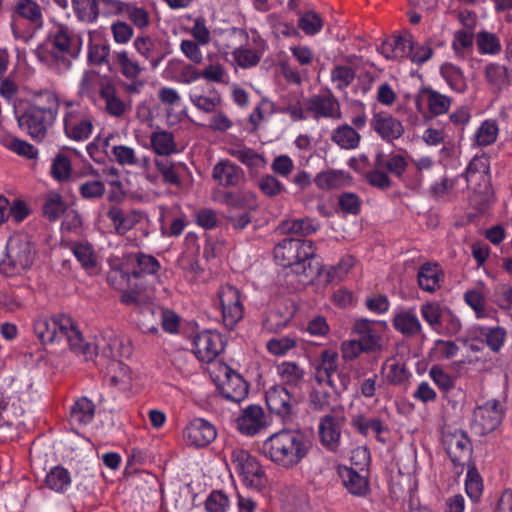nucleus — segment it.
Masks as SVG:
<instances>
[{"label": "nucleus", "mask_w": 512, "mask_h": 512, "mask_svg": "<svg viewBox=\"0 0 512 512\" xmlns=\"http://www.w3.org/2000/svg\"><path fill=\"white\" fill-rule=\"evenodd\" d=\"M58 110V98L55 94L46 91L16 109L15 116L19 128L33 140L41 142L54 125Z\"/></svg>", "instance_id": "nucleus-1"}, {"label": "nucleus", "mask_w": 512, "mask_h": 512, "mask_svg": "<svg viewBox=\"0 0 512 512\" xmlns=\"http://www.w3.org/2000/svg\"><path fill=\"white\" fill-rule=\"evenodd\" d=\"M311 442L308 436L297 429H283L268 437L260 453L279 467L291 469L308 454Z\"/></svg>", "instance_id": "nucleus-2"}, {"label": "nucleus", "mask_w": 512, "mask_h": 512, "mask_svg": "<svg viewBox=\"0 0 512 512\" xmlns=\"http://www.w3.org/2000/svg\"><path fill=\"white\" fill-rule=\"evenodd\" d=\"M33 328L43 344L57 342L64 338L72 351L84 355L87 360L93 359L96 355V346L84 342L80 330L70 316L62 314L52 318L40 317L35 320Z\"/></svg>", "instance_id": "nucleus-3"}, {"label": "nucleus", "mask_w": 512, "mask_h": 512, "mask_svg": "<svg viewBox=\"0 0 512 512\" xmlns=\"http://www.w3.org/2000/svg\"><path fill=\"white\" fill-rule=\"evenodd\" d=\"M51 48L47 51H38L41 61L55 66L59 71L68 70L80 51L78 39L70 35L66 27L61 26L50 40Z\"/></svg>", "instance_id": "nucleus-4"}, {"label": "nucleus", "mask_w": 512, "mask_h": 512, "mask_svg": "<svg viewBox=\"0 0 512 512\" xmlns=\"http://www.w3.org/2000/svg\"><path fill=\"white\" fill-rule=\"evenodd\" d=\"M231 465L250 490L262 492L267 484V476L259 461L248 451L236 448L230 456Z\"/></svg>", "instance_id": "nucleus-5"}, {"label": "nucleus", "mask_w": 512, "mask_h": 512, "mask_svg": "<svg viewBox=\"0 0 512 512\" xmlns=\"http://www.w3.org/2000/svg\"><path fill=\"white\" fill-rule=\"evenodd\" d=\"M63 105L66 109L63 118L65 135L76 142L86 141L94 129L93 117L78 101L64 100Z\"/></svg>", "instance_id": "nucleus-6"}, {"label": "nucleus", "mask_w": 512, "mask_h": 512, "mask_svg": "<svg viewBox=\"0 0 512 512\" xmlns=\"http://www.w3.org/2000/svg\"><path fill=\"white\" fill-rule=\"evenodd\" d=\"M34 260V252L26 239L12 238L7 243V255L0 263V270L7 276L20 274L30 268Z\"/></svg>", "instance_id": "nucleus-7"}, {"label": "nucleus", "mask_w": 512, "mask_h": 512, "mask_svg": "<svg viewBox=\"0 0 512 512\" xmlns=\"http://www.w3.org/2000/svg\"><path fill=\"white\" fill-rule=\"evenodd\" d=\"M265 400L269 411L283 419L290 421L296 414L298 400L283 385L270 387L265 394Z\"/></svg>", "instance_id": "nucleus-8"}, {"label": "nucleus", "mask_w": 512, "mask_h": 512, "mask_svg": "<svg viewBox=\"0 0 512 512\" xmlns=\"http://www.w3.org/2000/svg\"><path fill=\"white\" fill-rule=\"evenodd\" d=\"M503 411L500 402L489 400L475 408L471 428L479 436H484L494 431L501 423Z\"/></svg>", "instance_id": "nucleus-9"}, {"label": "nucleus", "mask_w": 512, "mask_h": 512, "mask_svg": "<svg viewBox=\"0 0 512 512\" xmlns=\"http://www.w3.org/2000/svg\"><path fill=\"white\" fill-rule=\"evenodd\" d=\"M218 297L222 310L223 323L226 328L231 330L244 316L240 292L234 286L226 284L219 289Z\"/></svg>", "instance_id": "nucleus-10"}, {"label": "nucleus", "mask_w": 512, "mask_h": 512, "mask_svg": "<svg viewBox=\"0 0 512 512\" xmlns=\"http://www.w3.org/2000/svg\"><path fill=\"white\" fill-rule=\"evenodd\" d=\"M442 443L454 465L463 467L466 463H470L472 444L466 432L463 430L444 432Z\"/></svg>", "instance_id": "nucleus-11"}, {"label": "nucleus", "mask_w": 512, "mask_h": 512, "mask_svg": "<svg viewBox=\"0 0 512 512\" xmlns=\"http://www.w3.org/2000/svg\"><path fill=\"white\" fill-rule=\"evenodd\" d=\"M304 107L305 112L315 120L320 118L340 119L342 116L339 100L331 90H327L325 94L308 97L304 101Z\"/></svg>", "instance_id": "nucleus-12"}, {"label": "nucleus", "mask_w": 512, "mask_h": 512, "mask_svg": "<svg viewBox=\"0 0 512 512\" xmlns=\"http://www.w3.org/2000/svg\"><path fill=\"white\" fill-rule=\"evenodd\" d=\"M193 347L200 361L211 362L224 350V343L219 333L206 330L193 338Z\"/></svg>", "instance_id": "nucleus-13"}, {"label": "nucleus", "mask_w": 512, "mask_h": 512, "mask_svg": "<svg viewBox=\"0 0 512 512\" xmlns=\"http://www.w3.org/2000/svg\"><path fill=\"white\" fill-rule=\"evenodd\" d=\"M370 125L373 131L387 143L400 139L405 132L402 122L386 111L374 113Z\"/></svg>", "instance_id": "nucleus-14"}, {"label": "nucleus", "mask_w": 512, "mask_h": 512, "mask_svg": "<svg viewBox=\"0 0 512 512\" xmlns=\"http://www.w3.org/2000/svg\"><path fill=\"white\" fill-rule=\"evenodd\" d=\"M119 346L121 351L118 355L111 354L113 359H110L107 365V375L109 376V381L112 386H122V388H126L130 384V369L129 367L121 361L115 359L116 356L120 357H129L131 354V348L128 345H125L124 341L121 339H114L112 344L109 346Z\"/></svg>", "instance_id": "nucleus-15"}, {"label": "nucleus", "mask_w": 512, "mask_h": 512, "mask_svg": "<svg viewBox=\"0 0 512 512\" xmlns=\"http://www.w3.org/2000/svg\"><path fill=\"white\" fill-rule=\"evenodd\" d=\"M376 321L367 318H359L354 321L353 332L356 339L363 346L367 354L378 353L383 349V338L376 330Z\"/></svg>", "instance_id": "nucleus-16"}, {"label": "nucleus", "mask_w": 512, "mask_h": 512, "mask_svg": "<svg viewBox=\"0 0 512 512\" xmlns=\"http://www.w3.org/2000/svg\"><path fill=\"white\" fill-rule=\"evenodd\" d=\"M344 423L345 417L340 414H327L320 419L319 437L325 448L332 452L338 450Z\"/></svg>", "instance_id": "nucleus-17"}, {"label": "nucleus", "mask_w": 512, "mask_h": 512, "mask_svg": "<svg viewBox=\"0 0 512 512\" xmlns=\"http://www.w3.org/2000/svg\"><path fill=\"white\" fill-rule=\"evenodd\" d=\"M217 435L215 427L205 419L195 418L188 423L184 430V437L188 444L196 447H205L215 440Z\"/></svg>", "instance_id": "nucleus-18"}, {"label": "nucleus", "mask_w": 512, "mask_h": 512, "mask_svg": "<svg viewBox=\"0 0 512 512\" xmlns=\"http://www.w3.org/2000/svg\"><path fill=\"white\" fill-rule=\"evenodd\" d=\"M266 417L260 405H248L236 420L237 429L244 435L253 436L265 427Z\"/></svg>", "instance_id": "nucleus-19"}, {"label": "nucleus", "mask_w": 512, "mask_h": 512, "mask_svg": "<svg viewBox=\"0 0 512 512\" xmlns=\"http://www.w3.org/2000/svg\"><path fill=\"white\" fill-rule=\"evenodd\" d=\"M225 376L226 379L220 386L221 394L228 400L240 402L247 396L249 384L240 374L227 366L225 367Z\"/></svg>", "instance_id": "nucleus-20"}, {"label": "nucleus", "mask_w": 512, "mask_h": 512, "mask_svg": "<svg viewBox=\"0 0 512 512\" xmlns=\"http://www.w3.org/2000/svg\"><path fill=\"white\" fill-rule=\"evenodd\" d=\"M212 177L223 187H235L245 181V174L241 167L230 160L217 163L212 172Z\"/></svg>", "instance_id": "nucleus-21"}, {"label": "nucleus", "mask_w": 512, "mask_h": 512, "mask_svg": "<svg viewBox=\"0 0 512 512\" xmlns=\"http://www.w3.org/2000/svg\"><path fill=\"white\" fill-rule=\"evenodd\" d=\"M417 280L422 290L432 293L440 288L444 272L438 263L426 262L419 267Z\"/></svg>", "instance_id": "nucleus-22"}, {"label": "nucleus", "mask_w": 512, "mask_h": 512, "mask_svg": "<svg viewBox=\"0 0 512 512\" xmlns=\"http://www.w3.org/2000/svg\"><path fill=\"white\" fill-rule=\"evenodd\" d=\"M392 325L396 331L407 338L415 337L423 330L422 324L412 308L397 312L392 319Z\"/></svg>", "instance_id": "nucleus-23"}, {"label": "nucleus", "mask_w": 512, "mask_h": 512, "mask_svg": "<svg viewBox=\"0 0 512 512\" xmlns=\"http://www.w3.org/2000/svg\"><path fill=\"white\" fill-rule=\"evenodd\" d=\"M338 354L331 350H323L319 356V363L315 366V380L319 385L331 383V378L337 371Z\"/></svg>", "instance_id": "nucleus-24"}, {"label": "nucleus", "mask_w": 512, "mask_h": 512, "mask_svg": "<svg viewBox=\"0 0 512 512\" xmlns=\"http://www.w3.org/2000/svg\"><path fill=\"white\" fill-rule=\"evenodd\" d=\"M489 89L494 94H500L510 85L509 72L506 66L499 63H489L484 70Z\"/></svg>", "instance_id": "nucleus-25"}, {"label": "nucleus", "mask_w": 512, "mask_h": 512, "mask_svg": "<svg viewBox=\"0 0 512 512\" xmlns=\"http://www.w3.org/2000/svg\"><path fill=\"white\" fill-rule=\"evenodd\" d=\"M99 96L105 102L106 111L111 116L122 117L130 109L117 95L116 88L111 83H106L101 86Z\"/></svg>", "instance_id": "nucleus-26"}, {"label": "nucleus", "mask_w": 512, "mask_h": 512, "mask_svg": "<svg viewBox=\"0 0 512 512\" xmlns=\"http://www.w3.org/2000/svg\"><path fill=\"white\" fill-rule=\"evenodd\" d=\"M331 140L341 149L354 150L360 145L361 135L351 125L342 124L332 131Z\"/></svg>", "instance_id": "nucleus-27"}, {"label": "nucleus", "mask_w": 512, "mask_h": 512, "mask_svg": "<svg viewBox=\"0 0 512 512\" xmlns=\"http://www.w3.org/2000/svg\"><path fill=\"white\" fill-rule=\"evenodd\" d=\"M440 74L451 90L461 94L468 90L467 79L459 66L445 62L440 67Z\"/></svg>", "instance_id": "nucleus-28"}, {"label": "nucleus", "mask_w": 512, "mask_h": 512, "mask_svg": "<svg viewBox=\"0 0 512 512\" xmlns=\"http://www.w3.org/2000/svg\"><path fill=\"white\" fill-rule=\"evenodd\" d=\"M13 17L29 21L34 28H41L43 25L41 7L33 0H18L13 10Z\"/></svg>", "instance_id": "nucleus-29"}, {"label": "nucleus", "mask_w": 512, "mask_h": 512, "mask_svg": "<svg viewBox=\"0 0 512 512\" xmlns=\"http://www.w3.org/2000/svg\"><path fill=\"white\" fill-rule=\"evenodd\" d=\"M374 166L383 167L387 172L401 179L406 172L408 162L404 156L391 153L386 156L382 151L377 152Z\"/></svg>", "instance_id": "nucleus-30"}, {"label": "nucleus", "mask_w": 512, "mask_h": 512, "mask_svg": "<svg viewBox=\"0 0 512 512\" xmlns=\"http://www.w3.org/2000/svg\"><path fill=\"white\" fill-rule=\"evenodd\" d=\"M340 477L347 490L356 496H364L369 490V482L353 468L345 467L340 471Z\"/></svg>", "instance_id": "nucleus-31"}, {"label": "nucleus", "mask_w": 512, "mask_h": 512, "mask_svg": "<svg viewBox=\"0 0 512 512\" xmlns=\"http://www.w3.org/2000/svg\"><path fill=\"white\" fill-rule=\"evenodd\" d=\"M297 238H284L274 248L276 262L283 266L293 268L295 265V252L299 249Z\"/></svg>", "instance_id": "nucleus-32"}, {"label": "nucleus", "mask_w": 512, "mask_h": 512, "mask_svg": "<svg viewBox=\"0 0 512 512\" xmlns=\"http://www.w3.org/2000/svg\"><path fill=\"white\" fill-rule=\"evenodd\" d=\"M421 94L426 97L428 110L434 116L445 114L451 106L452 100L450 97L441 94L431 87H423Z\"/></svg>", "instance_id": "nucleus-33"}, {"label": "nucleus", "mask_w": 512, "mask_h": 512, "mask_svg": "<svg viewBox=\"0 0 512 512\" xmlns=\"http://www.w3.org/2000/svg\"><path fill=\"white\" fill-rule=\"evenodd\" d=\"M151 147L158 155L168 156L177 152L174 135L171 132L154 131L150 136Z\"/></svg>", "instance_id": "nucleus-34"}, {"label": "nucleus", "mask_w": 512, "mask_h": 512, "mask_svg": "<svg viewBox=\"0 0 512 512\" xmlns=\"http://www.w3.org/2000/svg\"><path fill=\"white\" fill-rule=\"evenodd\" d=\"M160 268L161 265L154 256L138 252L135 254V264L131 269V275L134 278L155 275Z\"/></svg>", "instance_id": "nucleus-35"}, {"label": "nucleus", "mask_w": 512, "mask_h": 512, "mask_svg": "<svg viewBox=\"0 0 512 512\" xmlns=\"http://www.w3.org/2000/svg\"><path fill=\"white\" fill-rule=\"evenodd\" d=\"M76 18L81 22L94 23L100 14L97 0H71Z\"/></svg>", "instance_id": "nucleus-36"}, {"label": "nucleus", "mask_w": 512, "mask_h": 512, "mask_svg": "<svg viewBox=\"0 0 512 512\" xmlns=\"http://www.w3.org/2000/svg\"><path fill=\"white\" fill-rule=\"evenodd\" d=\"M116 64L119 67L120 73L126 79H136L139 78L141 73L144 71V68L140 66V64L131 59L128 52L125 50L114 52Z\"/></svg>", "instance_id": "nucleus-37"}, {"label": "nucleus", "mask_w": 512, "mask_h": 512, "mask_svg": "<svg viewBox=\"0 0 512 512\" xmlns=\"http://www.w3.org/2000/svg\"><path fill=\"white\" fill-rule=\"evenodd\" d=\"M319 227L320 225L318 222L309 218L286 221L281 225L284 233L302 237L315 233Z\"/></svg>", "instance_id": "nucleus-38"}, {"label": "nucleus", "mask_w": 512, "mask_h": 512, "mask_svg": "<svg viewBox=\"0 0 512 512\" xmlns=\"http://www.w3.org/2000/svg\"><path fill=\"white\" fill-rule=\"evenodd\" d=\"M71 483L70 473L62 466L53 467L46 475L45 484L51 490L63 493Z\"/></svg>", "instance_id": "nucleus-39"}, {"label": "nucleus", "mask_w": 512, "mask_h": 512, "mask_svg": "<svg viewBox=\"0 0 512 512\" xmlns=\"http://www.w3.org/2000/svg\"><path fill=\"white\" fill-rule=\"evenodd\" d=\"M110 44L104 39H95L89 42L88 61L95 66L109 64Z\"/></svg>", "instance_id": "nucleus-40"}, {"label": "nucleus", "mask_w": 512, "mask_h": 512, "mask_svg": "<svg viewBox=\"0 0 512 512\" xmlns=\"http://www.w3.org/2000/svg\"><path fill=\"white\" fill-rule=\"evenodd\" d=\"M70 415L74 421L80 424H88L94 418L95 405L88 398L82 397L71 407Z\"/></svg>", "instance_id": "nucleus-41"}, {"label": "nucleus", "mask_w": 512, "mask_h": 512, "mask_svg": "<svg viewBox=\"0 0 512 512\" xmlns=\"http://www.w3.org/2000/svg\"><path fill=\"white\" fill-rule=\"evenodd\" d=\"M278 372L286 385L298 387L304 381V370L295 362H283L278 366Z\"/></svg>", "instance_id": "nucleus-42"}, {"label": "nucleus", "mask_w": 512, "mask_h": 512, "mask_svg": "<svg viewBox=\"0 0 512 512\" xmlns=\"http://www.w3.org/2000/svg\"><path fill=\"white\" fill-rule=\"evenodd\" d=\"M107 217L112 221L114 228L119 235H124L137 223L134 217L126 215L124 211L117 206H112L108 210Z\"/></svg>", "instance_id": "nucleus-43"}, {"label": "nucleus", "mask_w": 512, "mask_h": 512, "mask_svg": "<svg viewBox=\"0 0 512 512\" xmlns=\"http://www.w3.org/2000/svg\"><path fill=\"white\" fill-rule=\"evenodd\" d=\"M322 267L318 262L312 263V260L297 262L293 265L291 273L299 277V283L305 285L311 283L316 277L321 274Z\"/></svg>", "instance_id": "nucleus-44"}, {"label": "nucleus", "mask_w": 512, "mask_h": 512, "mask_svg": "<svg viewBox=\"0 0 512 512\" xmlns=\"http://www.w3.org/2000/svg\"><path fill=\"white\" fill-rule=\"evenodd\" d=\"M445 308L446 306H441L437 302H426L420 307L422 318L435 332L441 328V318Z\"/></svg>", "instance_id": "nucleus-45"}, {"label": "nucleus", "mask_w": 512, "mask_h": 512, "mask_svg": "<svg viewBox=\"0 0 512 512\" xmlns=\"http://www.w3.org/2000/svg\"><path fill=\"white\" fill-rule=\"evenodd\" d=\"M356 77V67L348 65H335L331 70V81L336 89L342 91L348 88Z\"/></svg>", "instance_id": "nucleus-46"}, {"label": "nucleus", "mask_w": 512, "mask_h": 512, "mask_svg": "<svg viewBox=\"0 0 512 512\" xmlns=\"http://www.w3.org/2000/svg\"><path fill=\"white\" fill-rule=\"evenodd\" d=\"M388 369L386 378L387 381L392 385H403L411 376V373L407 370L405 364L396 362L395 359L389 358L382 369Z\"/></svg>", "instance_id": "nucleus-47"}, {"label": "nucleus", "mask_w": 512, "mask_h": 512, "mask_svg": "<svg viewBox=\"0 0 512 512\" xmlns=\"http://www.w3.org/2000/svg\"><path fill=\"white\" fill-rule=\"evenodd\" d=\"M43 215L49 221H56L59 219L66 210V204L64 203L62 196L58 193H50L45 199L42 207Z\"/></svg>", "instance_id": "nucleus-48"}, {"label": "nucleus", "mask_w": 512, "mask_h": 512, "mask_svg": "<svg viewBox=\"0 0 512 512\" xmlns=\"http://www.w3.org/2000/svg\"><path fill=\"white\" fill-rule=\"evenodd\" d=\"M465 488L471 500L478 501L480 499L483 492V482L474 463L468 465Z\"/></svg>", "instance_id": "nucleus-49"}, {"label": "nucleus", "mask_w": 512, "mask_h": 512, "mask_svg": "<svg viewBox=\"0 0 512 512\" xmlns=\"http://www.w3.org/2000/svg\"><path fill=\"white\" fill-rule=\"evenodd\" d=\"M476 44L481 54L495 55L501 51L498 36L488 31H481L476 35Z\"/></svg>", "instance_id": "nucleus-50"}, {"label": "nucleus", "mask_w": 512, "mask_h": 512, "mask_svg": "<svg viewBox=\"0 0 512 512\" xmlns=\"http://www.w3.org/2000/svg\"><path fill=\"white\" fill-rule=\"evenodd\" d=\"M474 34L471 29H460L454 33L452 48L457 56L463 57L473 47Z\"/></svg>", "instance_id": "nucleus-51"}, {"label": "nucleus", "mask_w": 512, "mask_h": 512, "mask_svg": "<svg viewBox=\"0 0 512 512\" xmlns=\"http://www.w3.org/2000/svg\"><path fill=\"white\" fill-rule=\"evenodd\" d=\"M72 164L68 156L57 154L52 161L51 175L58 182L67 181L71 175Z\"/></svg>", "instance_id": "nucleus-52"}, {"label": "nucleus", "mask_w": 512, "mask_h": 512, "mask_svg": "<svg viewBox=\"0 0 512 512\" xmlns=\"http://www.w3.org/2000/svg\"><path fill=\"white\" fill-rule=\"evenodd\" d=\"M134 48L136 51L142 55L145 59L149 60L151 63V66L153 68H156L159 63L162 61L164 56L160 57H154L153 56V49H154V42L149 36H138L135 38L133 42Z\"/></svg>", "instance_id": "nucleus-53"}, {"label": "nucleus", "mask_w": 512, "mask_h": 512, "mask_svg": "<svg viewBox=\"0 0 512 512\" xmlns=\"http://www.w3.org/2000/svg\"><path fill=\"white\" fill-rule=\"evenodd\" d=\"M189 98L197 109L205 113L214 112L215 108L222 102L221 96L216 90L211 91L210 96L190 94Z\"/></svg>", "instance_id": "nucleus-54"}, {"label": "nucleus", "mask_w": 512, "mask_h": 512, "mask_svg": "<svg viewBox=\"0 0 512 512\" xmlns=\"http://www.w3.org/2000/svg\"><path fill=\"white\" fill-rule=\"evenodd\" d=\"M308 406L311 410L324 412L330 409L331 394L323 388L311 390L308 396Z\"/></svg>", "instance_id": "nucleus-55"}, {"label": "nucleus", "mask_w": 512, "mask_h": 512, "mask_svg": "<svg viewBox=\"0 0 512 512\" xmlns=\"http://www.w3.org/2000/svg\"><path fill=\"white\" fill-rule=\"evenodd\" d=\"M345 179V173L340 170H329L319 173L315 179V184L321 189H332L339 187Z\"/></svg>", "instance_id": "nucleus-56"}, {"label": "nucleus", "mask_w": 512, "mask_h": 512, "mask_svg": "<svg viewBox=\"0 0 512 512\" xmlns=\"http://www.w3.org/2000/svg\"><path fill=\"white\" fill-rule=\"evenodd\" d=\"M462 328V324L458 316L448 307L445 308L441 318V328L436 333L447 336L456 335Z\"/></svg>", "instance_id": "nucleus-57"}, {"label": "nucleus", "mask_w": 512, "mask_h": 512, "mask_svg": "<svg viewBox=\"0 0 512 512\" xmlns=\"http://www.w3.org/2000/svg\"><path fill=\"white\" fill-rule=\"evenodd\" d=\"M298 26L306 35H315L323 28V19L315 11H308L299 18Z\"/></svg>", "instance_id": "nucleus-58"}, {"label": "nucleus", "mask_w": 512, "mask_h": 512, "mask_svg": "<svg viewBox=\"0 0 512 512\" xmlns=\"http://www.w3.org/2000/svg\"><path fill=\"white\" fill-rule=\"evenodd\" d=\"M232 56L236 63L244 69L258 65L261 55L250 48L239 47L232 52Z\"/></svg>", "instance_id": "nucleus-59"}, {"label": "nucleus", "mask_w": 512, "mask_h": 512, "mask_svg": "<svg viewBox=\"0 0 512 512\" xmlns=\"http://www.w3.org/2000/svg\"><path fill=\"white\" fill-rule=\"evenodd\" d=\"M156 168L161 174L164 183L179 186L181 184L180 177L176 170L177 165L168 159H157L155 161Z\"/></svg>", "instance_id": "nucleus-60"}, {"label": "nucleus", "mask_w": 512, "mask_h": 512, "mask_svg": "<svg viewBox=\"0 0 512 512\" xmlns=\"http://www.w3.org/2000/svg\"><path fill=\"white\" fill-rule=\"evenodd\" d=\"M365 179L372 187L383 191L392 186V181L383 167L374 166V169L365 174Z\"/></svg>", "instance_id": "nucleus-61"}, {"label": "nucleus", "mask_w": 512, "mask_h": 512, "mask_svg": "<svg viewBox=\"0 0 512 512\" xmlns=\"http://www.w3.org/2000/svg\"><path fill=\"white\" fill-rule=\"evenodd\" d=\"M105 184L100 180H87L80 184L79 194L85 200H97L104 196Z\"/></svg>", "instance_id": "nucleus-62"}, {"label": "nucleus", "mask_w": 512, "mask_h": 512, "mask_svg": "<svg viewBox=\"0 0 512 512\" xmlns=\"http://www.w3.org/2000/svg\"><path fill=\"white\" fill-rule=\"evenodd\" d=\"M498 126L494 121L486 120L476 132V141L480 146H487L496 141Z\"/></svg>", "instance_id": "nucleus-63"}, {"label": "nucleus", "mask_w": 512, "mask_h": 512, "mask_svg": "<svg viewBox=\"0 0 512 512\" xmlns=\"http://www.w3.org/2000/svg\"><path fill=\"white\" fill-rule=\"evenodd\" d=\"M179 267L188 275L191 281H198L202 278L204 269L199 265L198 260L191 254H183L178 259Z\"/></svg>", "instance_id": "nucleus-64"}]
</instances>
